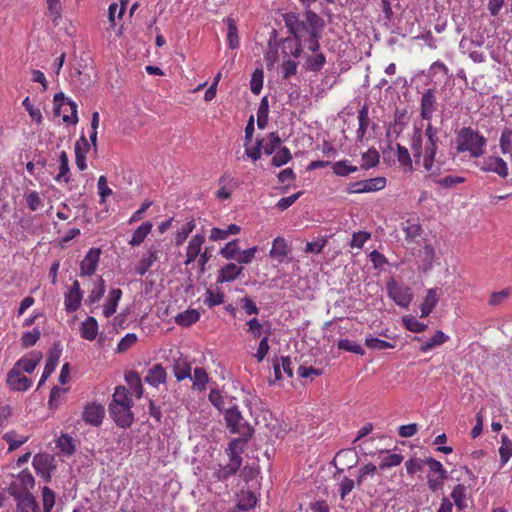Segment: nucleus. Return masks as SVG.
<instances>
[{"label":"nucleus","mask_w":512,"mask_h":512,"mask_svg":"<svg viewBox=\"0 0 512 512\" xmlns=\"http://www.w3.org/2000/svg\"><path fill=\"white\" fill-rule=\"evenodd\" d=\"M153 224L149 221L142 223L133 233L129 240V245L136 247L140 246L145 238L150 234Z\"/></svg>","instance_id":"c756f323"},{"label":"nucleus","mask_w":512,"mask_h":512,"mask_svg":"<svg viewBox=\"0 0 512 512\" xmlns=\"http://www.w3.org/2000/svg\"><path fill=\"white\" fill-rule=\"evenodd\" d=\"M290 252L287 242L282 237H277L273 241L272 248L269 252V256L278 262H283L285 257Z\"/></svg>","instance_id":"393cba45"},{"label":"nucleus","mask_w":512,"mask_h":512,"mask_svg":"<svg viewBox=\"0 0 512 512\" xmlns=\"http://www.w3.org/2000/svg\"><path fill=\"white\" fill-rule=\"evenodd\" d=\"M331 168L334 174L341 177L348 176L358 171V167L352 165L348 160L336 161L331 164Z\"/></svg>","instance_id":"4c0bfd02"},{"label":"nucleus","mask_w":512,"mask_h":512,"mask_svg":"<svg viewBox=\"0 0 512 512\" xmlns=\"http://www.w3.org/2000/svg\"><path fill=\"white\" fill-rule=\"evenodd\" d=\"M425 465H427L431 472H434L440 476L442 479H447L448 472L443 467L442 463L434 458H427L424 460Z\"/></svg>","instance_id":"e2e57ef3"},{"label":"nucleus","mask_w":512,"mask_h":512,"mask_svg":"<svg viewBox=\"0 0 512 512\" xmlns=\"http://www.w3.org/2000/svg\"><path fill=\"white\" fill-rule=\"evenodd\" d=\"M192 380V388L196 391H204L206 389V385L209 381V376L207 372L201 368L196 367L194 369L193 375L189 377Z\"/></svg>","instance_id":"473e14b6"},{"label":"nucleus","mask_w":512,"mask_h":512,"mask_svg":"<svg viewBox=\"0 0 512 512\" xmlns=\"http://www.w3.org/2000/svg\"><path fill=\"white\" fill-rule=\"evenodd\" d=\"M365 344L368 348L373 349V350L392 349L395 347L390 342H387L385 340H381L379 338H375L372 336L366 337Z\"/></svg>","instance_id":"680f3d73"},{"label":"nucleus","mask_w":512,"mask_h":512,"mask_svg":"<svg viewBox=\"0 0 512 512\" xmlns=\"http://www.w3.org/2000/svg\"><path fill=\"white\" fill-rule=\"evenodd\" d=\"M242 271L243 267L228 263L220 269L217 283L232 282L241 275Z\"/></svg>","instance_id":"4be33fe9"},{"label":"nucleus","mask_w":512,"mask_h":512,"mask_svg":"<svg viewBox=\"0 0 512 512\" xmlns=\"http://www.w3.org/2000/svg\"><path fill=\"white\" fill-rule=\"evenodd\" d=\"M196 224L195 220L191 219L188 222H186L184 225H182L176 232L175 235V245L181 246L185 240L188 238L190 233L195 229Z\"/></svg>","instance_id":"a18cd8bd"},{"label":"nucleus","mask_w":512,"mask_h":512,"mask_svg":"<svg viewBox=\"0 0 512 512\" xmlns=\"http://www.w3.org/2000/svg\"><path fill=\"white\" fill-rule=\"evenodd\" d=\"M40 361V357H24L17 361L14 368L27 373H32Z\"/></svg>","instance_id":"3c124183"},{"label":"nucleus","mask_w":512,"mask_h":512,"mask_svg":"<svg viewBox=\"0 0 512 512\" xmlns=\"http://www.w3.org/2000/svg\"><path fill=\"white\" fill-rule=\"evenodd\" d=\"M257 499L253 492L251 491H242L239 495V500L237 506L234 510L239 512L248 511L256 505Z\"/></svg>","instance_id":"f704fd0d"},{"label":"nucleus","mask_w":512,"mask_h":512,"mask_svg":"<svg viewBox=\"0 0 512 512\" xmlns=\"http://www.w3.org/2000/svg\"><path fill=\"white\" fill-rule=\"evenodd\" d=\"M269 104L267 97L261 99L257 111V125L259 129H264L268 123Z\"/></svg>","instance_id":"de8ad7c7"},{"label":"nucleus","mask_w":512,"mask_h":512,"mask_svg":"<svg viewBox=\"0 0 512 512\" xmlns=\"http://www.w3.org/2000/svg\"><path fill=\"white\" fill-rule=\"evenodd\" d=\"M60 356H61L60 350H55L50 353V355L48 356V358L46 360L44 371H43L41 379L39 381V386L42 385L50 377V375L55 371V369L58 365Z\"/></svg>","instance_id":"c85d7f7f"},{"label":"nucleus","mask_w":512,"mask_h":512,"mask_svg":"<svg viewBox=\"0 0 512 512\" xmlns=\"http://www.w3.org/2000/svg\"><path fill=\"white\" fill-rule=\"evenodd\" d=\"M83 294L80 288V283L75 280L68 291L65 293L64 305L68 313L77 311L81 305Z\"/></svg>","instance_id":"f8f14e48"},{"label":"nucleus","mask_w":512,"mask_h":512,"mask_svg":"<svg viewBox=\"0 0 512 512\" xmlns=\"http://www.w3.org/2000/svg\"><path fill=\"white\" fill-rule=\"evenodd\" d=\"M403 461V456L400 454H388L381 459L379 468L385 470L390 467L398 466Z\"/></svg>","instance_id":"338daca9"},{"label":"nucleus","mask_w":512,"mask_h":512,"mask_svg":"<svg viewBox=\"0 0 512 512\" xmlns=\"http://www.w3.org/2000/svg\"><path fill=\"white\" fill-rule=\"evenodd\" d=\"M359 128L357 130V136L362 138L369 125V109L367 105H364L358 112Z\"/></svg>","instance_id":"864d4df0"},{"label":"nucleus","mask_w":512,"mask_h":512,"mask_svg":"<svg viewBox=\"0 0 512 512\" xmlns=\"http://www.w3.org/2000/svg\"><path fill=\"white\" fill-rule=\"evenodd\" d=\"M303 46H306L304 44V41H295L294 38H285L283 40V48L290 49V54L294 58H299L302 55L303 52Z\"/></svg>","instance_id":"5fc2aeb1"},{"label":"nucleus","mask_w":512,"mask_h":512,"mask_svg":"<svg viewBox=\"0 0 512 512\" xmlns=\"http://www.w3.org/2000/svg\"><path fill=\"white\" fill-rule=\"evenodd\" d=\"M7 382L13 390L26 391L31 386V381L26 376L22 375L19 370L13 368L7 376Z\"/></svg>","instance_id":"412c9836"},{"label":"nucleus","mask_w":512,"mask_h":512,"mask_svg":"<svg viewBox=\"0 0 512 512\" xmlns=\"http://www.w3.org/2000/svg\"><path fill=\"white\" fill-rule=\"evenodd\" d=\"M53 103L56 115L60 114V110L63 105H68L70 107L71 115L63 116V121L65 123L76 124L78 122L77 104L74 101L66 98L63 93H57L54 95Z\"/></svg>","instance_id":"9b49d317"},{"label":"nucleus","mask_w":512,"mask_h":512,"mask_svg":"<svg viewBox=\"0 0 512 512\" xmlns=\"http://www.w3.org/2000/svg\"><path fill=\"white\" fill-rule=\"evenodd\" d=\"M499 454L502 465H505L512 456V441L507 436H502Z\"/></svg>","instance_id":"4d7b16f0"},{"label":"nucleus","mask_w":512,"mask_h":512,"mask_svg":"<svg viewBox=\"0 0 512 512\" xmlns=\"http://www.w3.org/2000/svg\"><path fill=\"white\" fill-rule=\"evenodd\" d=\"M166 379V370L161 364H156L149 369L148 374L145 377V382L153 387H158L160 384H164Z\"/></svg>","instance_id":"5701e85b"},{"label":"nucleus","mask_w":512,"mask_h":512,"mask_svg":"<svg viewBox=\"0 0 512 512\" xmlns=\"http://www.w3.org/2000/svg\"><path fill=\"white\" fill-rule=\"evenodd\" d=\"M34 485L35 479L32 473L28 469H24L17 475L11 488L22 493H30L29 491L33 489Z\"/></svg>","instance_id":"aec40b11"},{"label":"nucleus","mask_w":512,"mask_h":512,"mask_svg":"<svg viewBox=\"0 0 512 512\" xmlns=\"http://www.w3.org/2000/svg\"><path fill=\"white\" fill-rule=\"evenodd\" d=\"M239 240L235 239L227 243L221 250L220 254L227 260H236L239 255Z\"/></svg>","instance_id":"603ef678"},{"label":"nucleus","mask_w":512,"mask_h":512,"mask_svg":"<svg viewBox=\"0 0 512 512\" xmlns=\"http://www.w3.org/2000/svg\"><path fill=\"white\" fill-rule=\"evenodd\" d=\"M387 293L398 306L403 308H407L413 298L411 289L398 284L395 280H391L387 283Z\"/></svg>","instance_id":"0eeeda50"},{"label":"nucleus","mask_w":512,"mask_h":512,"mask_svg":"<svg viewBox=\"0 0 512 512\" xmlns=\"http://www.w3.org/2000/svg\"><path fill=\"white\" fill-rule=\"evenodd\" d=\"M292 158L291 152L287 147H280L272 158V165L281 167L287 164Z\"/></svg>","instance_id":"6e6d98bb"},{"label":"nucleus","mask_w":512,"mask_h":512,"mask_svg":"<svg viewBox=\"0 0 512 512\" xmlns=\"http://www.w3.org/2000/svg\"><path fill=\"white\" fill-rule=\"evenodd\" d=\"M69 174L70 168L68 155L65 151H61L59 154V173L55 179L58 182L63 180L64 182L68 183L70 180Z\"/></svg>","instance_id":"79ce46f5"},{"label":"nucleus","mask_w":512,"mask_h":512,"mask_svg":"<svg viewBox=\"0 0 512 512\" xmlns=\"http://www.w3.org/2000/svg\"><path fill=\"white\" fill-rule=\"evenodd\" d=\"M104 415V407L101 404L92 402L84 407L82 412V419L86 424L99 426L103 421Z\"/></svg>","instance_id":"ddd939ff"},{"label":"nucleus","mask_w":512,"mask_h":512,"mask_svg":"<svg viewBox=\"0 0 512 512\" xmlns=\"http://www.w3.org/2000/svg\"><path fill=\"white\" fill-rule=\"evenodd\" d=\"M258 140L263 141L262 149L266 155L273 154L280 148L281 145V139L276 132H271L266 137Z\"/></svg>","instance_id":"2f4dec72"},{"label":"nucleus","mask_w":512,"mask_h":512,"mask_svg":"<svg viewBox=\"0 0 512 512\" xmlns=\"http://www.w3.org/2000/svg\"><path fill=\"white\" fill-rule=\"evenodd\" d=\"M403 231L405 233V239L407 241H413L415 238L421 235L422 228L417 220L409 219L405 222Z\"/></svg>","instance_id":"37998d69"},{"label":"nucleus","mask_w":512,"mask_h":512,"mask_svg":"<svg viewBox=\"0 0 512 512\" xmlns=\"http://www.w3.org/2000/svg\"><path fill=\"white\" fill-rule=\"evenodd\" d=\"M481 170L483 172H494L502 178L508 176L507 163L502 158L496 156H489L485 159L481 165Z\"/></svg>","instance_id":"a211bd4d"},{"label":"nucleus","mask_w":512,"mask_h":512,"mask_svg":"<svg viewBox=\"0 0 512 512\" xmlns=\"http://www.w3.org/2000/svg\"><path fill=\"white\" fill-rule=\"evenodd\" d=\"M403 323L407 330L414 332V333H420L427 329V324L422 323L418 321L413 316H406L403 318Z\"/></svg>","instance_id":"052dcab7"},{"label":"nucleus","mask_w":512,"mask_h":512,"mask_svg":"<svg viewBox=\"0 0 512 512\" xmlns=\"http://www.w3.org/2000/svg\"><path fill=\"white\" fill-rule=\"evenodd\" d=\"M243 441L232 440L227 448L229 462L226 465H220L214 475L218 480L224 481L234 475L242 465L241 453L243 452Z\"/></svg>","instance_id":"423d86ee"},{"label":"nucleus","mask_w":512,"mask_h":512,"mask_svg":"<svg viewBox=\"0 0 512 512\" xmlns=\"http://www.w3.org/2000/svg\"><path fill=\"white\" fill-rule=\"evenodd\" d=\"M205 242V237L201 234H195L190 239L186 248V260L185 265H189L194 262L202 251V246Z\"/></svg>","instance_id":"6ab92c4d"},{"label":"nucleus","mask_w":512,"mask_h":512,"mask_svg":"<svg viewBox=\"0 0 512 512\" xmlns=\"http://www.w3.org/2000/svg\"><path fill=\"white\" fill-rule=\"evenodd\" d=\"M199 318H200L199 312L192 309V310H186L182 313H179L176 316L175 321L180 326L189 327L192 324L196 323L199 320Z\"/></svg>","instance_id":"a19ab883"},{"label":"nucleus","mask_w":512,"mask_h":512,"mask_svg":"<svg viewBox=\"0 0 512 512\" xmlns=\"http://www.w3.org/2000/svg\"><path fill=\"white\" fill-rule=\"evenodd\" d=\"M81 337L93 341L98 334V323L94 317H88L85 321L82 322L80 327Z\"/></svg>","instance_id":"cd10ccee"},{"label":"nucleus","mask_w":512,"mask_h":512,"mask_svg":"<svg viewBox=\"0 0 512 512\" xmlns=\"http://www.w3.org/2000/svg\"><path fill=\"white\" fill-rule=\"evenodd\" d=\"M132 407L133 405L109 406L110 415L119 427H130L133 423Z\"/></svg>","instance_id":"9d476101"},{"label":"nucleus","mask_w":512,"mask_h":512,"mask_svg":"<svg viewBox=\"0 0 512 512\" xmlns=\"http://www.w3.org/2000/svg\"><path fill=\"white\" fill-rule=\"evenodd\" d=\"M173 371L176 379L178 381L185 380L191 377V365L190 363L182 358H179L175 361L173 366Z\"/></svg>","instance_id":"e433bc0d"},{"label":"nucleus","mask_w":512,"mask_h":512,"mask_svg":"<svg viewBox=\"0 0 512 512\" xmlns=\"http://www.w3.org/2000/svg\"><path fill=\"white\" fill-rule=\"evenodd\" d=\"M455 143L457 152H468L472 158H479L485 154L487 139L471 127H462L456 134Z\"/></svg>","instance_id":"7ed1b4c3"},{"label":"nucleus","mask_w":512,"mask_h":512,"mask_svg":"<svg viewBox=\"0 0 512 512\" xmlns=\"http://www.w3.org/2000/svg\"><path fill=\"white\" fill-rule=\"evenodd\" d=\"M284 22L295 41H304L311 52L320 50L319 40L324 21L315 12L307 9L302 16L299 13L289 12L284 15Z\"/></svg>","instance_id":"f257e3e1"},{"label":"nucleus","mask_w":512,"mask_h":512,"mask_svg":"<svg viewBox=\"0 0 512 512\" xmlns=\"http://www.w3.org/2000/svg\"><path fill=\"white\" fill-rule=\"evenodd\" d=\"M226 23H227V29H228V33H227L228 45L231 49H236L239 47V37H238L236 22L234 21V19L229 17L226 19Z\"/></svg>","instance_id":"49530a36"},{"label":"nucleus","mask_w":512,"mask_h":512,"mask_svg":"<svg viewBox=\"0 0 512 512\" xmlns=\"http://www.w3.org/2000/svg\"><path fill=\"white\" fill-rule=\"evenodd\" d=\"M105 291H106L105 281L100 276L94 282V287L92 288V290L90 291V293L87 297V302L89 304H94V303L99 302L101 300V298L103 297Z\"/></svg>","instance_id":"ea45409f"},{"label":"nucleus","mask_w":512,"mask_h":512,"mask_svg":"<svg viewBox=\"0 0 512 512\" xmlns=\"http://www.w3.org/2000/svg\"><path fill=\"white\" fill-rule=\"evenodd\" d=\"M440 144L438 128L431 122L426 125L424 133L416 128L411 139V150L415 162H422L424 169L430 175H437L440 168L435 164V157Z\"/></svg>","instance_id":"f03ea898"},{"label":"nucleus","mask_w":512,"mask_h":512,"mask_svg":"<svg viewBox=\"0 0 512 512\" xmlns=\"http://www.w3.org/2000/svg\"><path fill=\"white\" fill-rule=\"evenodd\" d=\"M121 297L122 291L119 288H114L109 292L106 303L103 306V314L106 318L111 317L116 312Z\"/></svg>","instance_id":"a878e982"},{"label":"nucleus","mask_w":512,"mask_h":512,"mask_svg":"<svg viewBox=\"0 0 512 512\" xmlns=\"http://www.w3.org/2000/svg\"><path fill=\"white\" fill-rule=\"evenodd\" d=\"M246 332L250 334L254 339H261L263 336L271 335V323L269 321H260L254 317L247 321Z\"/></svg>","instance_id":"f3484780"},{"label":"nucleus","mask_w":512,"mask_h":512,"mask_svg":"<svg viewBox=\"0 0 512 512\" xmlns=\"http://www.w3.org/2000/svg\"><path fill=\"white\" fill-rule=\"evenodd\" d=\"M3 439L8 443V451H14L26 443L29 436H18L15 431H9L4 434Z\"/></svg>","instance_id":"c03bdc74"},{"label":"nucleus","mask_w":512,"mask_h":512,"mask_svg":"<svg viewBox=\"0 0 512 512\" xmlns=\"http://www.w3.org/2000/svg\"><path fill=\"white\" fill-rule=\"evenodd\" d=\"M437 109V101L433 89L426 90L420 102V115L423 120L431 121L434 112Z\"/></svg>","instance_id":"dca6fc26"},{"label":"nucleus","mask_w":512,"mask_h":512,"mask_svg":"<svg viewBox=\"0 0 512 512\" xmlns=\"http://www.w3.org/2000/svg\"><path fill=\"white\" fill-rule=\"evenodd\" d=\"M313 55H306L303 68L310 72H319L326 63V57L323 53L313 52Z\"/></svg>","instance_id":"b1692460"},{"label":"nucleus","mask_w":512,"mask_h":512,"mask_svg":"<svg viewBox=\"0 0 512 512\" xmlns=\"http://www.w3.org/2000/svg\"><path fill=\"white\" fill-rule=\"evenodd\" d=\"M54 458L49 454H37L34 456L32 465L38 476L45 481H50L51 474L55 468L53 465Z\"/></svg>","instance_id":"1a4fd4ad"},{"label":"nucleus","mask_w":512,"mask_h":512,"mask_svg":"<svg viewBox=\"0 0 512 512\" xmlns=\"http://www.w3.org/2000/svg\"><path fill=\"white\" fill-rule=\"evenodd\" d=\"M438 302V296L435 289H429L421 304V317H427Z\"/></svg>","instance_id":"58836bf2"},{"label":"nucleus","mask_w":512,"mask_h":512,"mask_svg":"<svg viewBox=\"0 0 512 512\" xmlns=\"http://www.w3.org/2000/svg\"><path fill=\"white\" fill-rule=\"evenodd\" d=\"M27 206L31 211H37L43 206L42 198L37 191H29L25 194Z\"/></svg>","instance_id":"0e129e2a"},{"label":"nucleus","mask_w":512,"mask_h":512,"mask_svg":"<svg viewBox=\"0 0 512 512\" xmlns=\"http://www.w3.org/2000/svg\"><path fill=\"white\" fill-rule=\"evenodd\" d=\"M263 78H264L263 70L256 69L253 72L251 81H250V88H251V91L253 94L258 95L261 92L262 87H263Z\"/></svg>","instance_id":"69168bd1"},{"label":"nucleus","mask_w":512,"mask_h":512,"mask_svg":"<svg viewBox=\"0 0 512 512\" xmlns=\"http://www.w3.org/2000/svg\"><path fill=\"white\" fill-rule=\"evenodd\" d=\"M337 346H338V348L340 350L352 352V353H355L357 355H364L365 354V350L362 348L361 345H359L358 343H356L354 341H351L349 339H341V340H339Z\"/></svg>","instance_id":"bf43d9fd"},{"label":"nucleus","mask_w":512,"mask_h":512,"mask_svg":"<svg viewBox=\"0 0 512 512\" xmlns=\"http://www.w3.org/2000/svg\"><path fill=\"white\" fill-rule=\"evenodd\" d=\"M224 420L230 433L240 435L239 438L234 440H242L243 447H245L254 434V428L244 419L236 405L224 410Z\"/></svg>","instance_id":"20e7f679"},{"label":"nucleus","mask_w":512,"mask_h":512,"mask_svg":"<svg viewBox=\"0 0 512 512\" xmlns=\"http://www.w3.org/2000/svg\"><path fill=\"white\" fill-rule=\"evenodd\" d=\"M57 447L64 455L70 456L75 452V445L72 437L67 434H62L57 440Z\"/></svg>","instance_id":"8fccbe9b"},{"label":"nucleus","mask_w":512,"mask_h":512,"mask_svg":"<svg viewBox=\"0 0 512 512\" xmlns=\"http://www.w3.org/2000/svg\"><path fill=\"white\" fill-rule=\"evenodd\" d=\"M282 371L288 377L293 376L292 361L289 357H281V363H274V373L277 379L282 378Z\"/></svg>","instance_id":"09e8293b"},{"label":"nucleus","mask_w":512,"mask_h":512,"mask_svg":"<svg viewBox=\"0 0 512 512\" xmlns=\"http://www.w3.org/2000/svg\"><path fill=\"white\" fill-rule=\"evenodd\" d=\"M448 339V335L438 330L429 340H426L422 343V345L420 346V351L426 353L438 346H441L442 344L447 342Z\"/></svg>","instance_id":"72a5a7b5"},{"label":"nucleus","mask_w":512,"mask_h":512,"mask_svg":"<svg viewBox=\"0 0 512 512\" xmlns=\"http://www.w3.org/2000/svg\"><path fill=\"white\" fill-rule=\"evenodd\" d=\"M134 405L130 391L124 386H118L113 393V399L109 406Z\"/></svg>","instance_id":"7c9ffc66"},{"label":"nucleus","mask_w":512,"mask_h":512,"mask_svg":"<svg viewBox=\"0 0 512 512\" xmlns=\"http://www.w3.org/2000/svg\"><path fill=\"white\" fill-rule=\"evenodd\" d=\"M452 473H458L459 475L456 477L457 481L464 479V483L457 484L450 496L453 499V503L459 510H464L467 508V492L469 489L473 488L476 482V476L472 473L470 469L467 467H459L454 469Z\"/></svg>","instance_id":"39448f33"},{"label":"nucleus","mask_w":512,"mask_h":512,"mask_svg":"<svg viewBox=\"0 0 512 512\" xmlns=\"http://www.w3.org/2000/svg\"><path fill=\"white\" fill-rule=\"evenodd\" d=\"M500 149L503 154L510 153L512 150V130L505 128L500 137Z\"/></svg>","instance_id":"774afa93"},{"label":"nucleus","mask_w":512,"mask_h":512,"mask_svg":"<svg viewBox=\"0 0 512 512\" xmlns=\"http://www.w3.org/2000/svg\"><path fill=\"white\" fill-rule=\"evenodd\" d=\"M16 511L40 512V507L33 494L23 493L18 497Z\"/></svg>","instance_id":"bb28decb"},{"label":"nucleus","mask_w":512,"mask_h":512,"mask_svg":"<svg viewBox=\"0 0 512 512\" xmlns=\"http://www.w3.org/2000/svg\"><path fill=\"white\" fill-rule=\"evenodd\" d=\"M160 252L161 250L159 245H151L136 265L135 270L137 274L141 276L145 275L153 264L159 260Z\"/></svg>","instance_id":"2eb2a0df"},{"label":"nucleus","mask_w":512,"mask_h":512,"mask_svg":"<svg viewBox=\"0 0 512 512\" xmlns=\"http://www.w3.org/2000/svg\"><path fill=\"white\" fill-rule=\"evenodd\" d=\"M125 380L135 396L141 398L143 395V386L139 374L136 371H129L125 374Z\"/></svg>","instance_id":"c9c22d12"},{"label":"nucleus","mask_w":512,"mask_h":512,"mask_svg":"<svg viewBox=\"0 0 512 512\" xmlns=\"http://www.w3.org/2000/svg\"><path fill=\"white\" fill-rule=\"evenodd\" d=\"M100 248H91L80 263V276H91L97 269L100 260Z\"/></svg>","instance_id":"4468645a"},{"label":"nucleus","mask_w":512,"mask_h":512,"mask_svg":"<svg viewBox=\"0 0 512 512\" xmlns=\"http://www.w3.org/2000/svg\"><path fill=\"white\" fill-rule=\"evenodd\" d=\"M386 185V179L383 177L370 178L350 183L347 187L349 194L369 193L382 190Z\"/></svg>","instance_id":"6e6552de"},{"label":"nucleus","mask_w":512,"mask_h":512,"mask_svg":"<svg viewBox=\"0 0 512 512\" xmlns=\"http://www.w3.org/2000/svg\"><path fill=\"white\" fill-rule=\"evenodd\" d=\"M43 512H52L55 505V493L47 486L42 488Z\"/></svg>","instance_id":"13d9d810"}]
</instances>
